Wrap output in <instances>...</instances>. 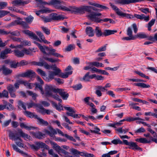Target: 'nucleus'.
<instances>
[{"mask_svg":"<svg viewBox=\"0 0 157 157\" xmlns=\"http://www.w3.org/2000/svg\"><path fill=\"white\" fill-rule=\"evenodd\" d=\"M72 73V71H70L69 72H67L65 73L60 72L58 76L63 78H66L68 77L69 75H71Z\"/></svg>","mask_w":157,"mask_h":157,"instance_id":"28","label":"nucleus"},{"mask_svg":"<svg viewBox=\"0 0 157 157\" xmlns=\"http://www.w3.org/2000/svg\"><path fill=\"white\" fill-rule=\"evenodd\" d=\"M109 4L112 9L116 11V13L119 16L123 17H126L128 18H131L132 17H133L131 15L122 12L116 6L111 3H109Z\"/></svg>","mask_w":157,"mask_h":157,"instance_id":"5","label":"nucleus"},{"mask_svg":"<svg viewBox=\"0 0 157 157\" xmlns=\"http://www.w3.org/2000/svg\"><path fill=\"white\" fill-rule=\"evenodd\" d=\"M24 85L27 88L30 89H32L34 85L33 83H29L26 81H25Z\"/></svg>","mask_w":157,"mask_h":157,"instance_id":"37","label":"nucleus"},{"mask_svg":"<svg viewBox=\"0 0 157 157\" xmlns=\"http://www.w3.org/2000/svg\"><path fill=\"white\" fill-rule=\"evenodd\" d=\"M24 113L26 116L31 118H34L36 119V116H38L36 115H35L34 113L26 110L24 112Z\"/></svg>","mask_w":157,"mask_h":157,"instance_id":"32","label":"nucleus"},{"mask_svg":"<svg viewBox=\"0 0 157 157\" xmlns=\"http://www.w3.org/2000/svg\"><path fill=\"white\" fill-rule=\"evenodd\" d=\"M11 52V49L9 48L6 49L4 51H2L0 56V58L3 59L6 58L7 57L6 55L9 53H10Z\"/></svg>","mask_w":157,"mask_h":157,"instance_id":"18","label":"nucleus"},{"mask_svg":"<svg viewBox=\"0 0 157 157\" xmlns=\"http://www.w3.org/2000/svg\"><path fill=\"white\" fill-rule=\"evenodd\" d=\"M32 135L34 136L35 138H38L39 139H41L42 137H44L45 136V134L41 132H31Z\"/></svg>","mask_w":157,"mask_h":157,"instance_id":"22","label":"nucleus"},{"mask_svg":"<svg viewBox=\"0 0 157 157\" xmlns=\"http://www.w3.org/2000/svg\"><path fill=\"white\" fill-rule=\"evenodd\" d=\"M10 12L5 10H0V18L10 13Z\"/></svg>","mask_w":157,"mask_h":157,"instance_id":"40","label":"nucleus"},{"mask_svg":"<svg viewBox=\"0 0 157 157\" xmlns=\"http://www.w3.org/2000/svg\"><path fill=\"white\" fill-rule=\"evenodd\" d=\"M58 9H61L63 11H70L71 10V7H67L66 6L60 5Z\"/></svg>","mask_w":157,"mask_h":157,"instance_id":"47","label":"nucleus"},{"mask_svg":"<svg viewBox=\"0 0 157 157\" xmlns=\"http://www.w3.org/2000/svg\"><path fill=\"white\" fill-rule=\"evenodd\" d=\"M101 15L100 13L92 12L90 13L87 16L88 18L92 21L97 23L101 22V19H100L98 17Z\"/></svg>","mask_w":157,"mask_h":157,"instance_id":"3","label":"nucleus"},{"mask_svg":"<svg viewBox=\"0 0 157 157\" xmlns=\"http://www.w3.org/2000/svg\"><path fill=\"white\" fill-rule=\"evenodd\" d=\"M111 143L115 145L117 144H122L123 142L119 138L116 139H114L111 141Z\"/></svg>","mask_w":157,"mask_h":157,"instance_id":"45","label":"nucleus"},{"mask_svg":"<svg viewBox=\"0 0 157 157\" xmlns=\"http://www.w3.org/2000/svg\"><path fill=\"white\" fill-rule=\"evenodd\" d=\"M46 51L47 52H49L46 54L48 55H51L53 56H54L56 57H63V56L62 55H61L59 54L56 53V49H53L52 48H49L47 47V48H46Z\"/></svg>","mask_w":157,"mask_h":157,"instance_id":"10","label":"nucleus"},{"mask_svg":"<svg viewBox=\"0 0 157 157\" xmlns=\"http://www.w3.org/2000/svg\"><path fill=\"white\" fill-rule=\"evenodd\" d=\"M117 32L116 30H112L109 29L104 30L103 31V36H107L109 35L114 34Z\"/></svg>","mask_w":157,"mask_h":157,"instance_id":"24","label":"nucleus"},{"mask_svg":"<svg viewBox=\"0 0 157 157\" xmlns=\"http://www.w3.org/2000/svg\"><path fill=\"white\" fill-rule=\"evenodd\" d=\"M140 20H144L146 21H147L149 20V16L148 15L146 16L144 14H141Z\"/></svg>","mask_w":157,"mask_h":157,"instance_id":"55","label":"nucleus"},{"mask_svg":"<svg viewBox=\"0 0 157 157\" xmlns=\"http://www.w3.org/2000/svg\"><path fill=\"white\" fill-rule=\"evenodd\" d=\"M18 66H23L27 65L28 64L27 62L25 60H22L19 62H17Z\"/></svg>","mask_w":157,"mask_h":157,"instance_id":"60","label":"nucleus"},{"mask_svg":"<svg viewBox=\"0 0 157 157\" xmlns=\"http://www.w3.org/2000/svg\"><path fill=\"white\" fill-rule=\"evenodd\" d=\"M90 4L92 6H94L100 8L101 9V10H107L108 9V8L107 7L100 5L96 3L95 2L90 3Z\"/></svg>","mask_w":157,"mask_h":157,"instance_id":"29","label":"nucleus"},{"mask_svg":"<svg viewBox=\"0 0 157 157\" xmlns=\"http://www.w3.org/2000/svg\"><path fill=\"white\" fill-rule=\"evenodd\" d=\"M1 94L2 95V97H4L7 98H9L8 92L6 90H3L2 92L1 93Z\"/></svg>","mask_w":157,"mask_h":157,"instance_id":"59","label":"nucleus"},{"mask_svg":"<svg viewBox=\"0 0 157 157\" xmlns=\"http://www.w3.org/2000/svg\"><path fill=\"white\" fill-rule=\"evenodd\" d=\"M64 108L68 111V112H67V114L74 118H80V117L79 115L82 116L84 119H85V117H86L83 115L79 114L78 115L77 114L75 113L76 112V110L74 108L70 107H64Z\"/></svg>","mask_w":157,"mask_h":157,"instance_id":"4","label":"nucleus"},{"mask_svg":"<svg viewBox=\"0 0 157 157\" xmlns=\"http://www.w3.org/2000/svg\"><path fill=\"white\" fill-rule=\"evenodd\" d=\"M20 126L21 128H25L28 130H30L34 129H37L38 128L36 127H34L30 126H28L27 124H25L24 123H21L20 124Z\"/></svg>","mask_w":157,"mask_h":157,"instance_id":"21","label":"nucleus"},{"mask_svg":"<svg viewBox=\"0 0 157 157\" xmlns=\"http://www.w3.org/2000/svg\"><path fill=\"white\" fill-rule=\"evenodd\" d=\"M18 107H21L25 110H26V107L24 104V103L20 100L18 101Z\"/></svg>","mask_w":157,"mask_h":157,"instance_id":"54","label":"nucleus"},{"mask_svg":"<svg viewBox=\"0 0 157 157\" xmlns=\"http://www.w3.org/2000/svg\"><path fill=\"white\" fill-rule=\"evenodd\" d=\"M44 58L45 60L48 61L51 63H55L59 61V60L58 59H55L47 57H44Z\"/></svg>","mask_w":157,"mask_h":157,"instance_id":"38","label":"nucleus"},{"mask_svg":"<svg viewBox=\"0 0 157 157\" xmlns=\"http://www.w3.org/2000/svg\"><path fill=\"white\" fill-rule=\"evenodd\" d=\"M14 52L15 55L18 57H22L24 55L22 46L21 48H18L15 49L14 51Z\"/></svg>","mask_w":157,"mask_h":157,"instance_id":"15","label":"nucleus"},{"mask_svg":"<svg viewBox=\"0 0 157 157\" xmlns=\"http://www.w3.org/2000/svg\"><path fill=\"white\" fill-rule=\"evenodd\" d=\"M90 72L87 73L83 78V79L85 81L88 82L90 81Z\"/></svg>","mask_w":157,"mask_h":157,"instance_id":"48","label":"nucleus"},{"mask_svg":"<svg viewBox=\"0 0 157 157\" xmlns=\"http://www.w3.org/2000/svg\"><path fill=\"white\" fill-rule=\"evenodd\" d=\"M140 11L145 14H147L149 12V10L148 8H142L140 9Z\"/></svg>","mask_w":157,"mask_h":157,"instance_id":"62","label":"nucleus"},{"mask_svg":"<svg viewBox=\"0 0 157 157\" xmlns=\"http://www.w3.org/2000/svg\"><path fill=\"white\" fill-rule=\"evenodd\" d=\"M55 89L54 86L51 85H46L44 90V93L42 94L44 96L47 97H51L55 99L58 101L60 102L62 101L61 99L55 91Z\"/></svg>","mask_w":157,"mask_h":157,"instance_id":"1","label":"nucleus"},{"mask_svg":"<svg viewBox=\"0 0 157 157\" xmlns=\"http://www.w3.org/2000/svg\"><path fill=\"white\" fill-rule=\"evenodd\" d=\"M63 2L60 0H52L49 4L50 5L53 6L56 8L58 9L60 6L63 4Z\"/></svg>","mask_w":157,"mask_h":157,"instance_id":"13","label":"nucleus"},{"mask_svg":"<svg viewBox=\"0 0 157 157\" xmlns=\"http://www.w3.org/2000/svg\"><path fill=\"white\" fill-rule=\"evenodd\" d=\"M136 120H144L142 118L139 117H126V121L128 122H132Z\"/></svg>","mask_w":157,"mask_h":157,"instance_id":"33","label":"nucleus"},{"mask_svg":"<svg viewBox=\"0 0 157 157\" xmlns=\"http://www.w3.org/2000/svg\"><path fill=\"white\" fill-rule=\"evenodd\" d=\"M6 88L9 93L14 91V87L12 84H9L6 87Z\"/></svg>","mask_w":157,"mask_h":157,"instance_id":"53","label":"nucleus"},{"mask_svg":"<svg viewBox=\"0 0 157 157\" xmlns=\"http://www.w3.org/2000/svg\"><path fill=\"white\" fill-rule=\"evenodd\" d=\"M94 66H95L97 67H104V66L103 65V64L101 63H99L98 62H94Z\"/></svg>","mask_w":157,"mask_h":157,"instance_id":"63","label":"nucleus"},{"mask_svg":"<svg viewBox=\"0 0 157 157\" xmlns=\"http://www.w3.org/2000/svg\"><path fill=\"white\" fill-rule=\"evenodd\" d=\"M27 93L30 96H31L33 99H35L37 95L36 93L33 92L31 91H27Z\"/></svg>","mask_w":157,"mask_h":157,"instance_id":"49","label":"nucleus"},{"mask_svg":"<svg viewBox=\"0 0 157 157\" xmlns=\"http://www.w3.org/2000/svg\"><path fill=\"white\" fill-rule=\"evenodd\" d=\"M41 18L42 19V20L45 22H50L52 21L50 15L48 17L42 16Z\"/></svg>","mask_w":157,"mask_h":157,"instance_id":"51","label":"nucleus"},{"mask_svg":"<svg viewBox=\"0 0 157 157\" xmlns=\"http://www.w3.org/2000/svg\"><path fill=\"white\" fill-rule=\"evenodd\" d=\"M34 43L35 44L37 45V46L40 49L41 51L44 54H47L46 50V48H47L48 47L46 46H42L41 44L36 42H34Z\"/></svg>","mask_w":157,"mask_h":157,"instance_id":"26","label":"nucleus"},{"mask_svg":"<svg viewBox=\"0 0 157 157\" xmlns=\"http://www.w3.org/2000/svg\"><path fill=\"white\" fill-rule=\"evenodd\" d=\"M140 20H144L146 21H147L149 20V16L148 15L146 16L144 14H141Z\"/></svg>","mask_w":157,"mask_h":157,"instance_id":"56","label":"nucleus"},{"mask_svg":"<svg viewBox=\"0 0 157 157\" xmlns=\"http://www.w3.org/2000/svg\"><path fill=\"white\" fill-rule=\"evenodd\" d=\"M34 85L36 86V88H38L40 91L41 93L42 94H44V90H43V88L42 87V86L41 84V85L37 83H35V84H34Z\"/></svg>","mask_w":157,"mask_h":157,"instance_id":"44","label":"nucleus"},{"mask_svg":"<svg viewBox=\"0 0 157 157\" xmlns=\"http://www.w3.org/2000/svg\"><path fill=\"white\" fill-rule=\"evenodd\" d=\"M21 0H14L11 2V4L14 6H22Z\"/></svg>","mask_w":157,"mask_h":157,"instance_id":"35","label":"nucleus"},{"mask_svg":"<svg viewBox=\"0 0 157 157\" xmlns=\"http://www.w3.org/2000/svg\"><path fill=\"white\" fill-rule=\"evenodd\" d=\"M95 31L96 35L97 37L103 36V32H101V29L99 27H96Z\"/></svg>","mask_w":157,"mask_h":157,"instance_id":"27","label":"nucleus"},{"mask_svg":"<svg viewBox=\"0 0 157 157\" xmlns=\"http://www.w3.org/2000/svg\"><path fill=\"white\" fill-rule=\"evenodd\" d=\"M135 72V73L142 77L148 79H149V77L148 76L144 74L140 71H136Z\"/></svg>","mask_w":157,"mask_h":157,"instance_id":"52","label":"nucleus"},{"mask_svg":"<svg viewBox=\"0 0 157 157\" xmlns=\"http://www.w3.org/2000/svg\"><path fill=\"white\" fill-rule=\"evenodd\" d=\"M1 71H2L3 74L5 75H8L11 74L12 72V70L6 67L5 66H3L0 68Z\"/></svg>","mask_w":157,"mask_h":157,"instance_id":"23","label":"nucleus"},{"mask_svg":"<svg viewBox=\"0 0 157 157\" xmlns=\"http://www.w3.org/2000/svg\"><path fill=\"white\" fill-rule=\"evenodd\" d=\"M74 48L75 46L74 45L70 44L65 48V51L66 52L70 51Z\"/></svg>","mask_w":157,"mask_h":157,"instance_id":"57","label":"nucleus"},{"mask_svg":"<svg viewBox=\"0 0 157 157\" xmlns=\"http://www.w3.org/2000/svg\"><path fill=\"white\" fill-rule=\"evenodd\" d=\"M10 65L11 68H16L18 66L17 62L15 61L11 62L10 63Z\"/></svg>","mask_w":157,"mask_h":157,"instance_id":"58","label":"nucleus"},{"mask_svg":"<svg viewBox=\"0 0 157 157\" xmlns=\"http://www.w3.org/2000/svg\"><path fill=\"white\" fill-rule=\"evenodd\" d=\"M36 119H37V122L42 125L47 126L48 125V123L46 121H44L43 119L40 118L38 116H36Z\"/></svg>","mask_w":157,"mask_h":157,"instance_id":"25","label":"nucleus"},{"mask_svg":"<svg viewBox=\"0 0 157 157\" xmlns=\"http://www.w3.org/2000/svg\"><path fill=\"white\" fill-rule=\"evenodd\" d=\"M33 17L31 15H30L26 17L25 18H24L26 22L28 24H30L31 23L33 20Z\"/></svg>","mask_w":157,"mask_h":157,"instance_id":"43","label":"nucleus"},{"mask_svg":"<svg viewBox=\"0 0 157 157\" xmlns=\"http://www.w3.org/2000/svg\"><path fill=\"white\" fill-rule=\"evenodd\" d=\"M70 151L77 157H79L78 154L79 151H78L74 148H71L70 149Z\"/></svg>","mask_w":157,"mask_h":157,"instance_id":"46","label":"nucleus"},{"mask_svg":"<svg viewBox=\"0 0 157 157\" xmlns=\"http://www.w3.org/2000/svg\"><path fill=\"white\" fill-rule=\"evenodd\" d=\"M56 91L59 93V94L64 100H67L69 94L67 93L64 91L63 89H56Z\"/></svg>","mask_w":157,"mask_h":157,"instance_id":"12","label":"nucleus"},{"mask_svg":"<svg viewBox=\"0 0 157 157\" xmlns=\"http://www.w3.org/2000/svg\"><path fill=\"white\" fill-rule=\"evenodd\" d=\"M100 129L98 127L96 126L94 127V130H90V131L91 133H94L98 134H100L101 133L100 132Z\"/></svg>","mask_w":157,"mask_h":157,"instance_id":"50","label":"nucleus"},{"mask_svg":"<svg viewBox=\"0 0 157 157\" xmlns=\"http://www.w3.org/2000/svg\"><path fill=\"white\" fill-rule=\"evenodd\" d=\"M19 133L20 136L24 138L25 140H30L31 139V137L28 134L24 133L21 130L19 131Z\"/></svg>","mask_w":157,"mask_h":157,"instance_id":"31","label":"nucleus"},{"mask_svg":"<svg viewBox=\"0 0 157 157\" xmlns=\"http://www.w3.org/2000/svg\"><path fill=\"white\" fill-rule=\"evenodd\" d=\"M134 85L138 86H140L142 88H149L150 87V86L149 85H147L143 83H135Z\"/></svg>","mask_w":157,"mask_h":157,"instance_id":"36","label":"nucleus"},{"mask_svg":"<svg viewBox=\"0 0 157 157\" xmlns=\"http://www.w3.org/2000/svg\"><path fill=\"white\" fill-rule=\"evenodd\" d=\"M136 38H145L147 37V35L144 33H140L137 34L136 35Z\"/></svg>","mask_w":157,"mask_h":157,"instance_id":"39","label":"nucleus"},{"mask_svg":"<svg viewBox=\"0 0 157 157\" xmlns=\"http://www.w3.org/2000/svg\"><path fill=\"white\" fill-rule=\"evenodd\" d=\"M51 21L53 20H60L64 19V17L61 15H58L55 13H52L50 15Z\"/></svg>","mask_w":157,"mask_h":157,"instance_id":"14","label":"nucleus"},{"mask_svg":"<svg viewBox=\"0 0 157 157\" xmlns=\"http://www.w3.org/2000/svg\"><path fill=\"white\" fill-rule=\"evenodd\" d=\"M123 143L126 145L128 146V148L134 150H141V148L139 147L136 143L132 142H128L126 140H123Z\"/></svg>","mask_w":157,"mask_h":157,"instance_id":"7","label":"nucleus"},{"mask_svg":"<svg viewBox=\"0 0 157 157\" xmlns=\"http://www.w3.org/2000/svg\"><path fill=\"white\" fill-rule=\"evenodd\" d=\"M127 35L128 36H131V37H134L132 35V32L131 29L130 27L128 28L127 31Z\"/></svg>","mask_w":157,"mask_h":157,"instance_id":"64","label":"nucleus"},{"mask_svg":"<svg viewBox=\"0 0 157 157\" xmlns=\"http://www.w3.org/2000/svg\"><path fill=\"white\" fill-rule=\"evenodd\" d=\"M86 34L90 37H92L94 36V30L91 27H87L86 28Z\"/></svg>","mask_w":157,"mask_h":157,"instance_id":"19","label":"nucleus"},{"mask_svg":"<svg viewBox=\"0 0 157 157\" xmlns=\"http://www.w3.org/2000/svg\"><path fill=\"white\" fill-rule=\"evenodd\" d=\"M35 72L32 70H29L26 71L21 73L18 75L19 77H27L32 78L35 76Z\"/></svg>","mask_w":157,"mask_h":157,"instance_id":"9","label":"nucleus"},{"mask_svg":"<svg viewBox=\"0 0 157 157\" xmlns=\"http://www.w3.org/2000/svg\"><path fill=\"white\" fill-rule=\"evenodd\" d=\"M54 68L53 70H55V71H49L48 78L45 77V78L44 77V79L47 81L49 82L53 79H54V77L58 75L61 72V70L58 68H57L55 65L54 66Z\"/></svg>","mask_w":157,"mask_h":157,"instance_id":"2","label":"nucleus"},{"mask_svg":"<svg viewBox=\"0 0 157 157\" xmlns=\"http://www.w3.org/2000/svg\"><path fill=\"white\" fill-rule=\"evenodd\" d=\"M12 146L14 150L22 154L25 156H26L27 155L26 153L24 152L23 151H21L20 149H19L15 145L13 144H12Z\"/></svg>","mask_w":157,"mask_h":157,"instance_id":"34","label":"nucleus"},{"mask_svg":"<svg viewBox=\"0 0 157 157\" xmlns=\"http://www.w3.org/2000/svg\"><path fill=\"white\" fill-rule=\"evenodd\" d=\"M23 32L27 35H28L32 38L38 41H41V40L38 38L37 36L33 33L28 30H25L23 31Z\"/></svg>","mask_w":157,"mask_h":157,"instance_id":"11","label":"nucleus"},{"mask_svg":"<svg viewBox=\"0 0 157 157\" xmlns=\"http://www.w3.org/2000/svg\"><path fill=\"white\" fill-rule=\"evenodd\" d=\"M38 108L40 109L39 112L42 114H44L46 113L47 114H50L51 113H52V111L48 110L44 108L42 106H37Z\"/></svg>","mask_w":157,"mask_h":157,"instance_id":"20","label":"nucleus"},{"mask_svg":"<svg viewBox=\"0 0 157 157\" xmlns=\"http://www.w3.org/2000/svg\"><path fill=\"white\" fill-rule=\"evenodd\" d=\"M91 8H92L91 6H83L82 7L77 8L76 10L79 12H84V11H86L88 12H90Z\"/></svg>","mask_w":157,"mask_h":157,"instance_id":"16","label":"nucleus"},{"mask_svg":"<svg viewBox=\"0 0 157 157\" xmlns=\"http://www.w3.org/2000/svg\"><path fill=\"white\" fill-rule=\"evenodd\" d=\"M155 21V19H152L148 24L147 28L149 31H150L151 30V27L154 24Z\"/></svg>","mask_w":157,"mask_h":157,"instance_id":"42","label":"nucleus"},{"mask_svg":"<svg viewBox=\"0 0 157 157\" xmlns=\"http://www.w3.org/2000/svg\"><path fill=\"white\" fill-rule=\"evenodd\" d=\"M36 71L38 74L41 75L42 77H43V78L44 77L45 78V77H46L47 75L45 71H43L40 69H38Z\"/></svg>","mask_w":157,"mask_h":157,"instance_id":"41","label":"nucleus"},{"mask_svg":"<svg viewBox=\"0 0 157 157\" xmlns=\"http://www.w3.org/2000/svg\"><path fill=\"white\" fill-rule=\"evenodd\" d=\"M43 132L44 133L45 135H48L53 138L55 137V135L57 134V132L56 129L51 126H49L47 128L44 129Z\"/></svg>","mask_w":157,"mask_h":157,"instance_id":"6","label":"nucleus"},{"mask_svg":"<svg viewBox=\"0 0 157 157\" xmlns=\"http://www.w3.org/2000/svg\"><path fill=\"white\" fill-rule=\"evenodd\" d=\"M41 13H49L51 12V10L48 8L44 7V8L40 10Z\"/></svg>","mask_w":157,"mask_h":157,"instance_id":"61","label":"nucleus"},{"mask_svg":"<svg viewBox=\"0 0 157 157\" xmlns=\"http://www.w3.org/2000/svg\"><path fill=\"white\" fill-rule=\"evenodd\" d=\"M136 141L142 143H149L151 142L150 140H148L145 138H137L136 139Z\"/></svg>","mask_w":157,"mask_h":157,"instance_id":"30","label":"nucleus"},{"mask_svg":"<svg viewBox=\"0 0 157 157\" xmlns=\"http://www.w3.org/2000/svg\"><path fill=\"white\" fill-rule=\"evenodd\" d=\"M36 33L40 38V40H41V41H40V42H43L45 44H50V42L48 41L45 39V38L44 35L41 32H36Z\"/></svg>","mask_w":157,"mask_h":157,"instance_id":"17","label":"nucleus"},{"mask_svg":"<svg viewBox=\"0 0 157 157\" xmlns=\"http://www.w3.org/2000/svg\"><path fill=\"white\" fill-rule=\"evenodd\" d=\"M9 136L10 137V139L13 140L15 141L18 140L20 141V142H15L16 144L19 147H23L24 145L22 143V140L18 136H16L14 133L12 132H10L9 134Z\"/></svg>","mask_w":157,"mask_h":157,"instance_id":"8","label":"nucleus"}]
</instances>
